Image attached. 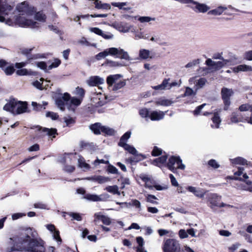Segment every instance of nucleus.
<instances>
[{
	"label": "nucleus",
	"instance_id": "1",
	"mask_svg": "<svg viewBox=\"0 0 252 252\" xmlns=\"http://www.w3.org/2000/svg\"><path fill=\"white\" fill-rule=\"evenodd\" d=\"M37 233L32 232L31 233L32 239L26 235L18 238V244L21 249H23L27 252H44V242L40 239H37L35 237Z\"/></svg>",
	"mask_w": 252,
	"mask_h": 252
},
{
	"label": "nucleus",
	"instance_id": "2",
	"mask_svg": "<svg viewBox=\"0 0 252 252\" xmlns=\"http://www.w3.org/2000/svg\"><path fill=\"white\" fill-rule=\"evenodd\" d=\"M16 10L22 16H16L15 23L21 27H30L32 28L37 27V24L32 20H29L22 16L26 14L27 16L32 15L35 12L33 7H30L26 1L22 2L16 7Z\"/></svg>",
	"mask_w": 252,
	"mask_h": 252
},
{
	"label": "nucleus",
	"instance_id": "3",
	"mask_svg": "<svg viewBox=\"0 0 252 252\" xmlns=\"http://www.w3.org/2000/svg\"><path fill=\"white\" fill-rule=\"evenodd\" d=\"M108 55L116 56L122 59L127 61L131 60L128 53L121 48L111 47L105 49L103 52H100L95 56L96 60L99 61L102 58H105Z\"/></svg>",
	"mask_w": 252,
	"mask_h": 252
},
{
	"label": "nucleus",
	"instance_id": "4",
	"mask_svg": "<svg viewBox=\"0 0 252 252\" xmlns=\"http://www.w3.org/2000/svg\"><path fill=\"white\" fill-rule=\"evenodd\" d=\"M163 252H182L181 245L178 241L174 239H167L163 242Z\"/></svg>",
	"mask_w": 252,
	"mask_h": 252
},
{
	"label": "nucleus",
	"instance_id": "5",
	"mask_svg": "<svg viewBox=\"0 0 252 252\" xmlns=\"http://www.w3.org/2000/svg\"><path fill=\"white\" fill-rule=\"evenodd\" d=\"M167 166L170 170L174 173L177 169L183 170L185 168V165L182 163V160L180 158L174 156L169 158Z\"/></svg>",
	"mask_w": 252,
	"mask_h": 252
},
{
	"label": "nucleus",
	"instance_id": "6",
	"mask_svg": "<svg viewBox=\"0 0 252 252\" xmlns=\"http://www.w3.org/2000/svg\"><path fill=\"white\" fill-rule=\"evenodd\" d=\"M233 92L232 90L227 88H223L221 91L222 99L224 104V109L227 110L228 106L230 104V97L233 95Z\"/></svg>",
	"mask_w": 252,
	"mask_h": 252
},
{
	"label": "nucleus",
	"instance_id": "7",
	"mask_svg": "<svg viewBox=\"0 0 252 252\" xmlns=\"http://www.w3.org/2000/svg\"><path fill=\"white\" fill-rule=\"evenodd\" d=\"M230 62L229 60H223L221 61L214 62L211 59H208L206 61V64L211 69L215 70H219L225 65H227Z\"/></svg>",
	"mask_w": 252,
	"mask_h": 252
},
{
	"label": "nucleus",
	"instance_id": "8",
	"mask_svg": "<svg viewBox=\"0 0 252 252\" xmlns=\"http://www.w3.org/2000/svg\"><path fill=\"white\" fill-rule=\"evenodd\" d=\"M70 94L68 93H64L63 96L57 97L56 99V104L58 107L63 111L65 109V106L69 104Z\"/></svg>",
	"mask_w": 252,
	"mask_h": 252
},
{
	"label": "nucleus",
	"instance_id": "9",
	"mask_svg": "<svg viewBox=\"0 0 252 252\" xmlns=\"http://www.w3.org/2000/svg\"><path fill=\"white\" fill-rule=\"evenodd\" d=\"M190 85L194 84V88L195 91H197L198 89L203 88L206 83L207 80L205 78H198L195 76L190 78L189 80Z\"/></svg>",
	"mask_w": 252,
	"mask_h": 252
},
{
	"label": "nucleus",
	"instance_id": "10",
	"mask_svg": "<svg viewBox=\"0 0 252 252\" xmlns=\"http://www.w3.org/2000/svg\"><path fill=\"white\" fill-rule=\"evenodd\" d=\"M13 9V6L7 3H3L0 0V22H4L5 19L1 15H8L11 13Z\"/></svg>",
	"mask_w": 252,
	"mask_h": 252
},
{
	"label": "nucleus",
	"instance_id": "11",
	"mask_svg": "<svg viewBox=\"0 0 252 252\" xmlns=\"http://www.w3.org/2000/svg\"><path fill=\"white\" fill-rule=\"evenodd\" d=\"M84 198L93 201H105L109 198V195L107 193L102 194L100 195L87 194L84 196Z\"/></svg>",
	"mask_w": 252,
	"mask_h": 252
},
{
	"label": "nucleus",
	"instance_id": "12",
	"mask_svg": "<svg viewBox=\"0 0 252 252\" xmlns=\"http://www.w3.org/2000/svg\"><path fill=\"white\" fill-rule=\"evenodd\" d=\"M33 48H24L21 49V54L26 55L27 56V59L28 61H31L33 59H37L39 58H44V56L43 55L40 54H36L33 55H31L30 54L33 50Z\"/></svg>",
	"mask_w": 252,
	"mask_h": 252
},
{
	"label": "nucleus",
	"instance_id": "13",
	"mask_svg": "<svg viewBox=\"0 0 252 252\" xmlns=\"http://www.w3.org/2000/svg\"><path fill=\"white\" fill-rule=\"evenodd\" d=\"M27 103L26 102L15 101L14 113L20 114L27 112Z\"/></svg>",
	"mask_w": 252,
	"mask_h": 252
},
{
	"label": "nucleus",
	"instance_id": "14",
	"mask_svg": "<svg viewBox=\"0 0 252 252\" xmlns=\"http://www.w3.org/2000/svg\"><path fill=\"white\" fill-rule=\"evenodd\" d=\"M111 26L123 32H127L130 29L128 25L124 22H114L112 24Z\"/></svg>",
	"mask_w": 252,
	"mask_h": 252
},
{
	"label": "nucleus",
	"instance_id": "15",
	"mask_svg": "<svg viewBox=\"0 0 252 252\" xmlns=\"http://www.w3.org/2000/svg\"><path fill=\"white\" fill-rule=\"evenodd\" d=\"M104 79L98 76L90 77L87 80V83L90 86H97L104 83Z\"/></svg>",
	"mask_w": 252,
	"mask_h": 252
},
{
	"label": "nucleus",
	"instance_id": "16",
	"mask_svg": "<svg viewBox=\"0 0 252 252\" xmlns=\"http://www.w3.org/2000/svg\"><path fill=\"white\" fill-rule=\"evenodd\" d=\"M153 54L147 49H141L139 51V57L141 60L149 61L154 58Z\"/></svg>",
	"mask_w": 252,
	"mask_h": 252
},
{
	"label": "nucleus",
	"instance_id": "17",
	"mask_svg": "<svg viewBox=\"0 0 252 252\" xmlns=\"http://www.w3.org/2000/svg\"><path fill=\"white\" fill-rule=\"evenodd\" d=\"M105 96L101 93L97 94L93 97L92 100L96 107L103 105L105 103Z\"/></svg>",
	"mask_w": 252,
	"mask_h": 252
},
{
	"label": "nucleus",
	"instance_id": "18",
	"mask_svg": "<svg viewBox=\"0 0 252 252\" xmlns=\"http://www.w3.org/2000/svg\"><path fill=\"white\" fill-rule=\"evenodd\" d=\"M221 196H219L216 193H212L209 195L208 201L211 204V207L219 206L220 202L221 200Z\"/></svg>",
	"mask_w": 252,
	"mask_h": 252
},
{
	"label": "nucleus",
	"instance_id": "19",
	"mask_svg": "<svg viewBox=\"0 0 252 252\" xmlns=\"http://www.w3.org/2000/svg\"><path fill=\"white\" fill-rule=\"evenodd\" d=\"M95 219L94 221H96V220H100L102 223L106 225H109L111 223V220L110 218L107 216L101 215L100 213H95L94 215Z\"/></svg>",
	"mask_w": 252,
	"mask_h": 252
},
{
	"label": "nucleus",
	"instance_id": "20",
	"mask_svg": "<svg viewBox=\"0 0 252 252\" xmlns=\"http://www.w3.org/2000/svg\"><path fill=\"white\" fill-rule=\"evenodd\" d=\"M165 113L162 111H154L151 112L150 118L152 121H158L163 118Z\"/></svg>",
	"mask_w": 252,
	"mask_h": 252
},
{
	"label": "nucleus",
	"instance_id": "21",
	"mask_svg": "<svg viewBox=\"0 0 252 252\" xmlns=\"http://www.w3.org/2000/svg\"><path fill=\"white\" fill-rule=\"evenodd\" d=\"M122 76L120 74H115L110 75L107 78V83L109 87L112 86L113 84H115L119 81V80Z\"/></svg>",
	"mask_w": 252,
	"mask_h": 252
},
{
	"label": "nucleus",
	"instance_id": "22",
	"mask_svg": "<svg viewBox=\"0 0 252 252\" xmlns=\"http://www.w3.org/2000/svg\"><path fill=\"white\" fill-rule=\"evenodd\" d=\"M243 171L244 168H239L238 170L235 172L234 173V175L235 176H240L242 175H243V177H234L232 179L239 180L240 181H244V180L248 179L249 176L247 175L246 173H243Z\"/></svg>",
	"mask_w": 252,
	"mask_h": 252
},
{
	"label": "nucleus",
	"instance_id": "23",
	"mask_svg": "<svg viewBox=\"0 0 252 252\" xmlns=\"http://www.w3.org/2000/svg\"><path fill=\"white\" fill-rule=\"evenodd\" d=\"M188 190L194 193V194L198 197L203 198L205 193L201 189H197L195 187L189 186L188 187Z\"/></svg>",
	"mask_w": 252,
	"mask_h": 252
},
{
	"label": "nucleus",
	"instance_id": "24",
	"mask_svg": "<svg viewBox=\"0 0 252 252\" xmlns=\"http://www.w3.org/2000/svg\"><path fill=\"white\" fill-rule=\"evenodd\" d=\"M39 130L42 132H45L46 135L49 136H53V138L55 137L56 135L57 134V130L56 128H48L46 127H40Z\"/></svg>",
	"mask_w": 252,
	"mask_h": 252
},
{
	"label": "nucleus",
	"instance_id": "25",
	"mask_svg": "<svg viewBox=\"0 0 252 252\" xmlns=\"http://www.w3.org/2000/svg\"><path fill=\"white\" fill-rule=\"evenodd\" d=\"M16 71V74L19 76L24 75H35L36 72L32 71L31 69H27L26 68H19Z\"/></svg>",
	"mask_w": 252,
	"mask_h": 252
},
{
	"label": "nucleus",
	"instance_id": "26",
	"mask_svg": "<svg viewBox=\"0 0 252 252\" xmlns=\"http://www.w3.org/2000/svg\"><path fill=\"white\" fill-rule=\"evenodd\" d=\"M86 179L87 180H92L93 181H97L99 184L104 183L110 181V179L108 177L102 176H96L92 177H88Z\"/></svg>",
	"mask_w": 252,
	"mask_h": 252
},
{
	"label": "nucleus",
	"instance_id": "27",
	"mask_svg": "<svg viewBox=\"0 0 252 252\" xmlns=\"http://www.w3.org/2000/svg\"><path fill=\"white\" fill-rule=\"evenodd\" d=\"M233 71L236 72H238L239 71H252V67L246 64H241L234 67Z\"/></svg>",
	"mask_w": 252,
	"mask_h": 252
},
{
	"label": "nucleus",
	"instance_id": "28",
	"mask_svg": "<svg viewBox=\"0 0 252 252\" xmlns=\"http://www.w3.org/2000/svg\"><path fill=\"white\" fill-rule=\"evenodd\" d=\"M170 79H164L161 84L153 87V88L155 90H164L166 89H167L168 86V81Z\"/></svg>",
	"mask_w": 252,
	"mask_h": 252
},
{
	"label": "nucleus",
	"instance_id": "29",
	"mask_svg": "<svg viewBox=\"0 0 252 252\" xmlns=\"http://www.w3.org/2000/svg\"><path fill=\"white\" fill-rule=\"evenodd\" d=\"M212 121L215 125H212L211 126L212 127L214 128H219V125L221 122V120L220 119V117L219 116V113L218 112H215L214 113V117L212 119Z\"/></svg>",
	"mask_w": 252,
	"mask_h": 252
},
{
	"label": "nucleus",
	"instance_id": "30",
	"mask_svg": "<svg viewBox=\"0 0 252 252\" xmlns=\"http://www.w3.org/2000/svg\"><path fill=\"white\" fill-rule=\"evenodd\" d=\"M226 9V7L220 6L215 9L210 10L209 11L208 14L213 15H220Z\"/></svg>",
	"mask_w": 252,
	"mask_h": 252
},
{
	"label": "nucleus",
	"instance_id": "31",
	"mask_svg": "<svg viewBox=\"0 0 252 252\" xmlns=\"http://www.w3.org/2000/svg\"><path fill=\"white\" fill-rule=\"evenodd\" d=\"M94 4L95 7L97 9H110L111 6L107 3H102L101 1L99 0H94Z\"/></svg>",
	"mask_w": 252,
	"mask_h": 252
},
{
	"label": "nucleus",
	"instance_id": "32",
	"mask_svg": "<svg viewBox=\"0 0 252 252\" xmlns=\"http://www.w3.org/2000/svg\"><path fill=\"white\" fill-rule=\"evenodd\" d=\"M167 158V156H162L154 159L153 161V164L155 165L160 167L162 164H164L166 162Z\"/></svg>",
	"mask_w": 252,
	"mask_h": 252
},
{
	"label": "nucleus",
	"instance_id": "33",
	"mask_svg": "<svg viewBox=\"0 0 252 252\" xmlns=\"http://www.w3.org/2000/svg\"><path fill=\"white\" fill-rule=\"evenodd\" d=\"M103 126L99 123H95L92 125L90 126V128L95 134H99L100 132L102 131Z\"/></svg>",
	"mask_w": 252,
	"mask_h": 252
},
{
	"label": "nucleus",
	"instance_id": "34",
	"mask_svg": "<svg viewBox=\"0 0 252 252\" xmlns=\"http://www.w3.org/2000/svg\"><path fill=\"white\" fill-rule=\"evenodd\" d=\"M78 165L79 167L83 169L84 171L88 170L90 168V165L85 162L84 158H80L78 159Z\"/></svg>",
	"mask_w": 252,
	"mask_h": 252
},
{
	"label": "nucleus",
	"instance_id": "35",
	"mask_svg": "<svg viewBox=\"0 0 252 252\" xmlns=\"http://www.w3.org/2000/svg\"><path fill=\"white\" fill-rule=\"evenodd\" d=\"M124 148L125 150L128 151L129 153L134 155V156H141V155H138L137 153V150L135 149L134 147L132 146H130L127 144H125L121 146Z\"/></svg>",
	"mask_w": 252,
	"mask_h": 252
},
{
	"label": "nucleus",
	"instance_id": "36",
	"mask_svg": "<svg viewBox=\"0 0 252 252\" xmlns=\"http://www.w3.org/2000/svg\"><path fill=\"white\" fill-rule=\"evenodd\" d=\"M131 132L127 131L125 133L121 138L120 141L118 143L119 146H122L125 144H126V141L130 138Z\"/></svg>",
	"mask_w": 252,
	"mask_h": 252
},
{
	"label": "nucleus",
	"instance_id": "37",
	"mask_svg": "<svg viewBox=\"0 0 252 252\" xmlns=\"http://www.w3.org/2000/svg\"><path fill=\"white\" fill-rule=\"evenodd\" d=\"M15 100L7 103L3 107V109L7 111L11 112L14 114Z\"/></svg>",
	"mask_w": 252,
	"mask_h": 252
},
{
	"label": "nucleus",
	"instance_id": "38",
	"mask_svg": "<svg viewBox=\"0 0 252 252\" xmlns=\"http://www.w3.org/2000/svg\"><path fill=\"white\" fill-rule=\"evenodd\" d=\"M157 105H161L168 106L173 103V101L167 99H161L157 101L156 102Z\"/></svg>",
	"mask_w": 252,
	"mask_h": 252
},
{
	"label": "nucleus",
	"instance_id": "39",
	"mask_svg": "<svg viewBox=\"0 0 252 252\" xmlns=\"http://www.w3.org/2000/svg\"><path fill=\"white\" fill-rule=\"evenodd\" d=\"M230 120L232 123H238L242 121L243 118L240 115L239 112H234L232 114Z\"/></svg>",
	"mask_w": 252,
	"mask_h": 252
},
{
	"label": "nucleus",
	"instance_id": "40",
	"mask_svg": "<svg viewBox=\"0 0 252 252\" xmlns=\"http://www.w3.org/2000/svg\"><path fill=\"white\" fill-rule=\"evenodd\" d=\"M112 86V90L113 91H117L123 87H124L126 85V82L124 80H120L117 83L113 84Z\"/></svg>",
	"mask_w": 252,
	"mask_h": 252
},
{
	"label": "nucleus",
	"instance_id": "41",
	"mask_svg": "<svg viewBox=\"0 0 252 252\" xmlns=\"http://www.w3.org/2000/svg\"><path fill=\"white\" fill-rule=\"evenodd\" d=\"M47 105V103L46 102H43V104H40L37 103L35 102H32V105L33 107V109L36 111L41 110L42 108L43 109H45V106Z\"/></svg>",
	"mask_w": 252,
	"mask_h": 252
},
{
	"label": "nucleus",
	"instance_id": "42",
	"mask_svg": "<svg viewBox=\"0 0 252 252\" xmlns=\"http://www.w3.org/2000/svg\"><path fill=\"white\" fill-rule=\"evenodd\" d=\"M232 163L238 164L242 165L247 164V160L242 157H237L235 158L231 159Z\"/></svg>",
	"mask_w": 252,
	"mask_h": 252
},
{
	"label": "nucleus",
	"instance_id": "43",
	"mask_svg": "<svg viewBox=\"0 0 252 252\" xmlns=\"http://www.w3.org/2000/svg\"><path fill=\"white\" fill-rule=\"evenodd\" d=\"M34 18L37 21L44 22H45L46 17L42 12L40 11L35 14Z\"/></svg>",
	"mask_w": 252,
	"mask_h": 252
},
{
	"label": "nucleus",
	"instance_id": "44",
	"mask_svg": "<svg viewBox=\"0 0 252 252\" xmlns=\"http://www.w3.org/2000/svg\"><path fill=\"white\" fill-rule=\"evenodd\" d=\"M102 132L108 135H113L115 133L114 129L105 126L102 127Z\"/></svg>",
	"mask_w": 252,
	"mask_h": 252
},
{
	"label": "nucleus",
	"instance_id": "45",
	"mask_svg": "<svg viewBox=\"0 0 252 252\" xmlns=\"http://www.w3.org/2000/svg\"><path fill=\"white\" fill-rule=\"evenodd\" d=\"M105 189L107 191L113 194H120L118 191V187L117 186H108Z\"/></svg>",
	"mask_w": 252,
	"mask_h": 252
},
{
	"label": "nucleus",
	"instance_id": "46",
	"mask_svg": "<svg viewBox=\"0 0 252 252\" xmlns=\"http://www.w3.org/2000/svg\"><path fill=\"white\" fill-rule=\"evenodd\" d=\"M104 64L109 67H117L121 66L123 65L121 63L109 60H106Z\"/></svg>",
	"mask_w": 252,
	"mask_h": 252
},
{
	"label": "nucleus",
	"instance_id": "47",
	"mask_svg": "<svg viewBox=\"0 0 252 252\" xmlns=\"http://www.w3.org/2000/svg\"><path fill=\"white\" fill-rule=\"evenodd\" d=\"M64 122L66 126H71L75 123V120L70 117H65L64 118Z\"/></svg>",
	"mask_w": 252,
	"mask_h": 252
},
{
	"label": "nucleus",
	"instance_id": "48",
	"mask_svg": "<svg viewBox=\"0 0 252 252\" xmlns=\"http://www.w3.org/2000/svg\"><path fill=\"white\" fill-rule=\"evenodd\" d=\"M111 4H112V5L113 6H115V7H118L120 9H125V10H129L130 9V8H123V6H126V5H127V3L126 2H112Z\"/></svg>",
	"mask_w": 252,
	"mask_h": 252
},
{
	"label": "nucleus",
	"instance_id": "49",
	"mask_svg": "<svg viewBox=\"0 0 252 252\" xmlns=\"http://www.w3.org/2000/svg\"><path fill=\"white\" fill-rule=\"evenodd\" d=\"M138 20L141 23H149L151 21H155V18H152L148 16H142L140 17L138 19Z\"/></svg>",
	"mask_w": 252,
	"mask_h": 252
},
{
	"label": "nucleus",
	"instance_id": "50",
	"mask_svg": "<svg viewBox=\"0 0 252 252\" xmlns=\"http://www.w3.org/2000/svg\"><path fill=\"white\" fill-rule=\"evenodd\" d=\"M196 92L195 90L194 91L191 88L187 87L186 88V91L184 94V96H190L192 95H195L196 94Z\"/></svg>",
	"mask_w": 252,
	"mask_h": 252
},
{
	"label": "nucleus",
	"instance_id": "51",
	"mask_svg": "<svg viewBox=\"0 0 252 252\" xmlns=\"http://www.w3.org/2000/svg\"><path fill=\"white\" fill-rule=\"evenodd\" d=\"M3 70L5 73L7 75H11L15 71L13 66H12L5 67Z\"/></svg>",
	"mask_w": 252,
	"mask_h": 252
},
{
	"label": "nucleus",
	"instance_id": "52",
	"mask_svg": "<svg viewBox=\"0 0 252 252\" xmlns=\"http://www.w3.org/2000/svg\"><path fill=\"white\" fill-rule=\"evenodd\" d=\"M200 63V60L199 59H196L194 60H193L192 62H190L187 63L185 67L186 68H191L194 66H195L197 64H198Z\"/></svg>",
	"mask_w": 252,
	"mask_h": 252
},
{
	"label": "nucleus",
	"instance_id": "53",
	"mask_svg": "<svg viewBox=\"0 0 252 252\" xmlns=\"http://www.w3.org/2000/svg\"><path fill=\"white\" fill-rule=\"evenodd\" d=\"M157 198L154 195L148 194L147 196V201L150 203H152L154 204H158V202L156 201H155V199H157Z\"/></svg>",
	"mask_w": 252,
	"mask_h": 252
},
{
	"label": "nucleus",
	"instance_id": "54",
	"mask_svg": "<svg viewBox=\"0 0 252 252\" xmlns=\"http://www.w3.org/2000/svg\"><path fill=\"white\" fill-rule=\"evenodd\" d=\"M73 104L75 106H78L81 103V100L76 97L70 98L69 104Z\"/></svg>",
	"mask_w": 252,
	"mask_h": 252
},
{
	"label": "nucleus",
	"instance_id": "55",
	"mask_svg": "<svg viewBox=\"0 0 252 252\" xmlns=\"http://www.w3.org/2000/svg\"><path fill=\"white\" fill-rule=\"evenodd\" d=\"M149 111L147 108H143L139 110V114L143 118H146L149 116Z\"/></svg>",
	"mask_w": 252,
	"mask_h": 252
},
{
	"label": "nucleus",
	"instance_id": "56",
	"mask_svg": "<svg viewBox=\"0 0 252 252\" xmlns=\"http://www.w3.org/2000/svg\"><path fill=\"white\" fill-rule=\"evenodd\" d=\"M162 153V150L158 148L156 146H155L152 152V155L153 156H158L161 155Z\"/></svg>",
	"mask_w": 252,
	"mask_h": 252
},
{
	"label": "nucleus",
	"instance_id": "57",
	"mask_svg": "<svg viewBox=\"0 0 252 252\" xmlns=\"http://www.w3.org/2000/svg\"><path fill=\"white\" fill-rule=\"evenodd\" d=\"M239 110L241 111H252V106H250L248 104H243L239 107Z\"/></svg>",
	"mask_w": 252,
	"mask_h": 252
},
{
	"label": "nucleus",
	"instance_id": "58",
	"mask_svg": "<svg viewBox=\"0 0 252 252\" xmlns=\"http://www.w3.org/2000/svg\"><path fill=\"white\" fill-rule=\"evenodd\" d=\"M30 61H28L27 60L26 62H23L21 63H15V66L17 68H22V67L25 66L27 64L29 63Z\"/></svg>",
	"mask_w": 252,
	"mask_h": 252
},
{
	"label": "nucleus",
	"instance_id": "59",
	"mask_svg": "<svg viewBox=\"0 0 252 252\" xmlns=\"http://www.w3.org/2000/svg\"><path fill=\"white\" fill-rule=\"evenodd\" d=\"M46 116L47 117H50L52 120H56L59 117L57 113L52 112H47L46 114Z\"/></svg>",
	"mask_w": 252,
	"mask_h": 252
},
{
	"label": "nucleus",
	"instance_id": "60",
	"mask_svg": "<svg viewBox=\"0 0 252 252\" xmlns=\"http://www.w3.org/2000/svg\"><path fill=\"white\" fill-rule=\"evenodd\" d=\"M34 207L35 208L40 209H46L47 205L42 202H37L34 204Z\"/></svg>",
	"mask_w": 252,
	"mask_h": 252
},
{
	"label": "nucleus",
	"instance_id": "61",
	"mask_svg": "<svg viewBox=\"0 0 252 252\" xmlns=\"http://www.w3.org/2000/svg\"><path fill=\"white\" fill-rule=\"evenodd\" d=\"M53 237L54 239L57 240L58 242L61 243L62 239L60 236V232L58 230H55L53 232Z\"/></svg>",
	"mask_w": 252,
	"mask_h": 252
},
{
	"label": "nucleus",
	"instance_id": "62",
	"mask_svg": "<svg viewBox=\"0 0 252 252\" xmlns=\"http://www.w3.org/2000/svg\"><path fill=\"white\" fill-rule=\"evenodd\" d=\"M208 164L214 168H218L220 167V165L214 159H211L208 161Z\"/></svg>",
	"mask_w": 252,
	"mask_h": 252
},
{
	"label": "nucleus",
	"instance_id": "63",
	"mask_svg": "<svg viewBox=\"0 0 252 252\" xmlns=\"http://www.w3.org/2000/svg\"><path fill=\"white\" fill-rule=\"evenodd\" d=\"M179 235L181 239L186 238L188 237L187 232L185 229L180 230L179 231Z\"/></svg>",
	"mask_w": 252,
	"mask_h": 252
},
{
	"label": "nucleus",
	"instance_id": "64",
	"mask_svg": "<svg viewBox=\"0 0 252 252\" xmlns=\"http://www.w3.org/2000/svg\"><path fill=\"white\" fill-rule=\"evenodd\" d=\"M108 171L109 173L112 174H118V169L114 166L109 165L108 167Z\"/></svg>",
	"mask_w": 252,
	"mask_h": 252
}]
</instances>
